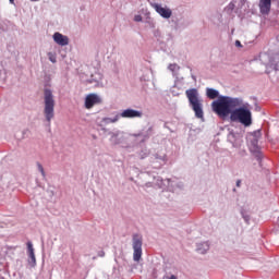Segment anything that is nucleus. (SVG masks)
Listing matches in <instances>:
<instances>
[{
    "label": "nucleus",
    "mask_w": 279,
    "mask_h": 279,
    "mask_svg": "<svg viewBox=\"0 0 279 279\" xmlns=\"http://www.w3.org/2000/svg\"><path fill=\"white\" fill-rule=\"evenodd\" d=\"M241 106H243V99L229 96H219L211 102L213 112L222 118L229 117V114L231 117L234 109L241 108Z\"/></svg>",
    "instance_id": "f257e3e1"
},
{
    "label": "nucleus",
    "mask_w": 279,
    "mask_h": 279,
    "mask_svg": "<svg viewBox=\"0 0 279 279\" xmlns=\"http://www.w3.org/2000/svg\"><path fill=\"white\" fill-rule=\"evenodd\" d=\"M192 110L195 112L196 119H204V105L199 98V92L197 88H190L185 92Z\"/></svg>",
    "instance_id": "f03ea898"
},
{
    "label": "nucleus",
    "mask_w": 279,
    "mask_h": 279,
    "mask_svg": "<svg viewBox=\"0 0 279 279\" xmlns=\"http://www.w3.org/2000/svg\"><path fill=\"white\" fill-rule=\"evenodd\" d=\"M230 121L241 123L244 128L252 125V111L247 107L240 106L231 112Z\"/></svg>",
    "instance_id": "7ed1b4c3"
},
{
    "label": "nucleus",
    "mask_w": 279,
    "mask_h": 279,
    "mask_svg": "<svg viewBox=\"0 0 279 279\" xmlns=\"http://www.w3.org/2000/svg\"><path fill=\"white\" fill-rule=\"evenodd\" d=\"M44 114L48 123H51V119L56 116V99H53V92L51 89H44Z\"/></svg>",
    "instance_id": "20e7f679"
},
{
    "label": "nucleus",
    "mask_w": 279,
    "mask_h": 279,
    "mask_svg": "<svg viewBox=\"0 0 279 279\" xmlns=\"http://www.w3.org/2000/svg\"><path fill=\"white\" fill-rule=\"evenodd\" d=\"M133 260L138 263L143 256V238L138 234L133 235Z\"/></svg>",
    "instance_id": "39448f33"
},
{
    "label": "nucleus",
    "mask_w": 279,
    "mask_h": 279,
    "mask_svg": "<svg viewBox=\"0 0 279 279\" xmlns=\"http://www.w3.org/2000/svg\"><path fill=\"white\" fill-rule=\"evenodd\" d=\"M151 8H154L155 12L160 14L162 19H169L173 15V11L167 7H162V4L154 3L151 4Z\"/></svg>",
    "instance_id": "423d86ee"
},
{
    "label": "nucleus",
    "mask_w": 279,
    "mask_h": 279,
    "mask_svg": "<svg viewBox=\"0 0 279 279\" xmlns=\"http://www.w3.org/2000/svg\"><path fill=\"white\" fill-rule=\"evenodd\" d=\"M97 104H101V98L97 94H89L85 98V108L90 110Z\"/></svg>",
    "instance_id": "0eeeda50"
},
{
    "label": "nucleus",
    "mask_w": 279,
    "mask_h": 279,
    "mask_svg": "<svg viewBox=\"0 0 279 279\" xmlns=\"http://www.w3.org/2000/svg\"><path fill=\"white\" fill-rule=\"evenodd\" d=\"M122 119H141L143 117V112L134 109H125L120 113Z\"/></svg>",
    "instance_id": "6e6552de"
},
{
    "label": "nucleus",
    "mask_w": 279,
    "mask_h": 279,
    "mask_svg": "<svg viewBox=\"0 0 279 279\" xmlns=\"http://www.w3.org/2000/svg\"><path fill=\"white\" fill-rule=\"evenodd\" d=\"M52 38L57 45H60V47H66V45H69V37L61 33H54Z\"/></svg>",
    "instance_id": "1a4fd4ad"
},
{
    "label": "nucleus",
    "mask_w": 279,
    "mask_h": 279,
    "mask_svg": "<svg viewBox=\"0 0 279 279\" xmlns=\"http://www.w3.org/2000/svg\"><path fill=\"white\" fill-rule=\"evenodd\" d=\"M259 10L262 14L271 12V0H259Z\"/></svg>",
    "instance_id": "9d476101"
},
{
    "label": "nucleus",
    "mask_w": 279,
    "mask_h": 279,
    "mask_svg": "<svg viewBox=\"0 0 279 279\" xmlns=\"http://www.w3.org/2000/svg\"><path fill=\"white\" fill-rule=\"evenodd\" d=\"M27 250L29 263H32V265H36V255L34 254V245L32 244V242H27Z\"/></svg>",
    "instance_id": "9b49d317"
},
{
    "label": "nucleus",
    "mask_w": 279,
    "mask_h": 279,
    "mask_svg": "<svg viewBox=\"0 0 279 279\" xmlns=\"http://www.w3.org/2000/svg\"><path fill=\"white\" fill-rule=\"evenodd\" d=\"M206 96L208 97V99H217L219 98V90L214 88H207Z\"/></svg>",
    "instance_id": "f8f14e48"
},
{
    "label": "nucleus",
    "mask_w": 279,
    "mask_h": 279,
    "mask_svg": "<svg viewBox=\"0 0 279 279\" xmlns=\"http://www.w3.org/2000/svg\"><path fill=\"white\" fill-rule=\"evenodd\" d=\"M121 119V114H117L114 118H105L107 123H117Z\"/></svg>",
    "instance_id": "ddd939ff"
},
{
    "label": "nucleus",
    "mask_w": 279,
    "mask_h": 279,
    "mask_svg": "<svg viewBox=\"0 0 279 279\" xmlns=\"http://www.w3.org/2000/svg\"><path fill=\"white\" fill-rule=\"evenodd\" d=\"M48 57H49L50 62H52L53 64H56V62H57L56 54L52 53V52H49V53H48Z\"/></svg>",
    "instance_id": "4468645a"
},
{
    "label": "nucleus",
    "mask_w": 279,
    "mask_h": 279,
    "mask_svg": "<svg viewBox=\"0 0 279 279\" xmlns=\"http://www.w3.org/2000/svg\"><path fill=\"white\" fill-rule=\"evenodd\" d=\"M38 171L41 173V175H45V169L43 168V165H37Z\"/></svg>",
    "instance_id": "2eb2a0df"
},
{
    "label": "nucleus",
    "mask_w": 279,
    "mask_h": 279,
    "mask_svg": "<svg viewBox=\"0 0 279 279\" xmlns=\"http://www.w3.org/2000/svg\"><path fill=\"white\" fill-rule=\"evenodd\" d=\"M134 21H135L136 23H141V21H143V16H141V15H135V16H134Z\"/></svg>",
    "instance_id": "dca6fc26"
},
{
    "label": "nucleus",
    "mask_w": 279,
    "mask_h": 279,
    "mask_svg": "<svg viewBox=\"0 0 279 279\" xmlns=\"http://www.w3.org/2000/svg\"><path fill=\"white\" fill-rule=\"evenodd\" d=\"M235 47H243L239 40L235 41Z\"/></svg>",
    "instance_id": "f3484780"
},
{
    "label": "nucleus",
    "mask_w": 279,
    "mask_h": 279,
    "mask_svg": "<svg viewBox=\"0 0 279 279\" xmlns=\"http://www.w3.org/2000/svg\"><path fill=\"white\" fill-rule=\"evenodd\" d=\"M236 186H241V180L236 181Z\"/></svg>",
    "instance_id": "a211bd4d"
},
{
    "label": "nucleus",
    "mask_w": 279,
    "mask_h": 279,
    "mask_svg": "<svg viewBox=\"0 0 279 279\" xmlns=\"http://www.w3.org/2000/svg\"><path fill=\"white\" fill-rule=\"evenodd\" d=\"M169 279H178L174 275H172Z\"/></svg>",
    "instance_id": "6ab92c4d"
},
{
    "label": "nucleus",
    "mask_w": 279,
    "mask_h": 279,
    "mask_svg": "<svg viewBox=\"0 0 279 279\" xmlns=\"http://www.w3.org/2000/svg\"><path fill=\"white\" fill-rule=\"evenodd\" d=\"M9 1H10V3L14 4V0H9Z\"/></svg>",
    "instance_id": "aec40b11"
}]
</instances>
